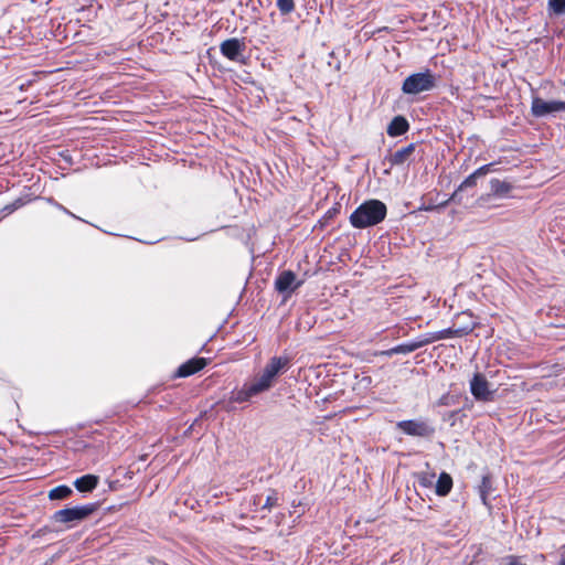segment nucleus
I'll return each mask as SVG.
<instances>
[{
	"instance_id": "obj_8",
	"label": "nucleus",
	"mask_w": 565,
	"mask_h": 565,
	"mask_svg": "<svg viewBox=\"0 0 565 565\" xmlns=\"http://www.w3.org/2000/svg\"><path fill=\"white\" fill-rule=\"evenodd\" d=\"M246 45L243 40L232 38L223 41L220 45V51L226 58L238 62L243 55Z\"/></svg>"
},
{
	"instance_id": "obj_17",
	"label": "nucleus",
	"mask_w": 565,
	"mask_h": 565,
	"mask_svg": "<svg viewBox=\"0 0 565 565\" xmlns=\"http://www.w3.org/2000/svg\"><path fill=\"white\" fill-rule=\"evenodd\" d=\"M98 484V477L94 475H85L75 480L74 486L79 492H90Z\"/></svg>"
},
{
	"instance_id": "obj_11",
	"label": "nucleus",
	"mask_w": 565,
	"mask_h": 565,
	"mask_svg": "<svg viewBox=\"0 0 565 565\" xmlns=\"http://www.w3.org/2000/svg\"><path fill=\"white\" fill-rule=\"evenodd\" d=\"M296 281V275L291 270H284L276 278L275 287L276 290L280 294H291L295 289H297L301 282Z\"/></svg>"
},
{
	"instance_id": "obj_21",
	"label": "nucleus",
	"mask_w": 565,
	"mask_h": 565,
	"mask_svg": "<svg viewBox=\"0 0 565 565\" xmlns=\"http://www.w3.org/2000/svg\"><path fill=\"white\" fill-rule=\"evenodd\" d=\"M548 10L556 15L565 14V0H548Z\"/></svg>"
},
{
	"instance_id": "obj_25",
	"label": "nucleus",
	"mask_w": 565,
	"mask_h": 565,
	"mask_svg": "<svg viewBox=\"0 0 565 565\" xmlns=\"http://www.w3.org/2000/svg\"><path fill=\"white\" fill-rule=\"evenodd\" d=\"M558 565H565V557L559 561Z\"/></svg>"
},
{
	"instance_id": "obj_16",
	"label": "nucleus",
	"mask_w": 565,
	"mask_h": 565,
	"mask_svg": "<svg viewBox=\"0 0 565 565\" xmlns=\"http://www.w3.org/2000/svg\"><path fill=\"white\" fill-rule=\"evenodd\" d=\"M490 188H491V193L488 194L486 198L482 196L480 200L487 201L490 199L491 195L500 196V198L507 196L509 194V192L511 191L512 185L509 182L501 181L499 179H491Z\"/></svg>"
},
{
	"instance_id": "obj_5",
	"label": "nucleus",
	"mask_w": 565,
	"mask_h": 565,
	"mask_svg": "<svg viewBox=\"0 0 565 565\" xmlns=\"http://www.w3.org/2000/svg\"><path fill=\"white\" fill-rule=\"evenodd\" d=\"M396 428L405 435L420 438H431L436 433L434 425L427 418L401 420L396 424Z\"/></svg>"
},
{
	"instance_id": "obj_12",
	"label": "nucleus",
	"mask_w": 565,
	"mask_h": 565,
	"mask_svg": "<svg viewBox=\"0 0 565 565\" xmlns=\"http://www.w3.org/2000/svg\"><path fill=\"white\" fill-rule=\"evenodd\" d=\"M420 348H423V343L420 341V338L418 337L414 341H409L407 343H402V344H398L388 350L376 352L375 355L390 358V356H393L394 354H408V353H412Z\"/></svg>"
},
{
	"instance_id": "obj_3",
	"label": "nucleus",
	"mask_w": 565,
	"mask_h": 565,
	"mask_svg": "<svg viewBox=\"0 0 565 565\" xmlns=\"http://www.w3.org/2000/svg\"><path fill=\"white\" fill-rule=\"evenodd\" d=\"M437 78L430 70L414 73L407 76L402 85V92L406 95H417L429 92L436 87Z\"/></svg>"
},
{
	"instance_id": "obj_15",
	"label": "nucleus",
	"mask_w": 565,
	"mask_h": 565,
	"mask_svg": "<svg viewBox=\"0 0 565 565\" xmlns=\"http://www.w3.org/2000/svg\"><path fill=\"white\" fill-rule=\"evenodd\" d=\"M409 128V124L404 116H395L388 124L386 132L390 137L404 135Z\"/></svg>"
},
{
	"instance_id": "obj_9",
	"label": "nucleus",
	"mask_w": 565,
	"mask_h": 565,
	"mask_svg": "<svg viewBox=\"0 0 565 565\" xmlns=\"http://www.w3.org/2000/svg\"><path fill=\"white\" fill-rule=\"evenodd\" d=\"M491 166L492 164H484L480 168H478L473 173H471L469 177H467L462 183L459 185V188L457 189V191L451 195L450 200L451 201H455V202H458L460 203L461 202V198H460V192L463 191L465 189L467 188H472V186H476L477 184V179L480 178V177H483L486 175L490 169H491Z\"/></svg>"
},
{
	"instance_id": "obj_10",
	"label": "nucleus",
	"mask_w": 565,
	"mask_h": 565,
	"mask_svg": "<svg viewBox=\"0 0 565 565\" xmlns=\"http://www.w3.org/2000/svg\"><path fill=\"white\" fill-rule=\"evenodd\" d=\"M467 333H468V331L465 329L448 328V329H444V330H440L437 332H429V333L423 334L419 338L423 343V347H425V345H428V344L439 341V340L454 338V337H461Z\"/></svg>"
},
{
	"instance_id": "obj_4",
	"label": "nucleus",
	"mask_w": 565,
	"mask_h": 565,
	"mask_svg": "<svg viewBox=\"0 0 565 565\" xmlns=\"http://www.w3.org/2000/svg\"><path fill=\"white\" fill-rule=\"evenodd\" d=\"M98 509L97 503H89L81 507H73L67 509H62L52 515V520L55 523L67 524L68 526H73L74 524L87 519Z\"/></svg>"
},
{
	"instance_id": "obj_22",
	"label": "nucleus",
	"mask_w": 565,
	"mask_h": 565,
	"mask_svg": "<svg viewBox=\"0 0 565 565\" xmlns=\"http://www.w3.org/2000/svg\"><path fill=\"white\" fill-rule=\"evenodd\" d=\"M277 8L281 14H289L295 10V0H277Z\"/></svg>"
},
{
	"instance_id": "obj_24",
	"label": "nucleus",
	"mask_w": 565,
	"mask_h": 565,
	"mask_svg": "<svg viewBox=\"0 0 565 565\" xmlns=\"http://www.w3.org/2000/svg\"><path fill=\"white\" fill-rule=\"evenodd\" d=\"M277 502H278V498H277L276 493H273L266 498V501H265L263 508L270 510L271 508L277 505Z\"/></svg>"
},
{
	"instance_id": "obj_14",
	"label": "nucleus",
	"mask_w": 565,
	"mask_h": 565,
	"mask_svg": "<svg viewBox=\"0 0 565 565\" xmlns=\"http://www.w3.org/2000/svg\"><path fill=\"white\" fill-rule=\"evenodd\" d=\"M415 149L416 145L409 143L408 146L398 149L394 153L390 154L387 159L391 166H403L404 163H406L413 156Z\"/></svg>"
},
{
	"instance_id": "obj_18",
	"label": "nucleus",
	"mask_w": 565,
	"mask_h": 565,
	"mask_svg": "<svg viewBox=\"0 0 565 565\" xmlns=\"http://www.w3.org/2000/svg\"><path fill=\"white\" fill-rule=\"evenodd\" d=\"M452 488V478L447 472H441L436 483L435 492L439 497H446Z\"/></svg>"
},
{
	"instance_id": "obj_7",
	"label": "nucleus",
	"mask_w": 565,
	"mask_h": 565,
	"mask_svg": "<svg viewBox=\"0 0 565 565\" xmlns=\"http://www.w3.org/2000/svg\"><path fill=\"white\" fill-rule=\"evenodd\" d=\"M470 391L478 401L488 402L492 399L493 393L489 388V382L481 373H476L470 381Z\"/></svg>"
},
{
	"instance_id": "obj_2",
	"label": "nucleus",
	"mask_w": 565,
	"mask_h": 565,
	"mask_svg": "<svg viewBox=\"0 0 565 565\" xmlns=\"http://www.w3.org/2000/svg\"><path fill=\"white\" fill-rule=\"evenodd\" d=\"M387 214L386 205L380 200H367L350 216V223L355 228L377 225Z\"/></svg>"
},
{
	"instance_id": "obj_1",
	"label": "nucleus",
	"mask_w": 565,
	"mask_h": 565,
	"mask_svg": "<svg viewBox=\"0 0 565 565\" xmlns=\"http://www.w3.org/2000/svg\"><path fill=\"white\" fill-rule=\"evenodd\" d=\"M290 364L288 356H273L262 374L256 375L250 382L245 383L241 390L233 392L231 401L235 403H244L256 395L269 391L279 374L284 373Z\"/></svg>"
},
{
	"instance_id": "obj_23",
	"label": "nucleus",
	"mask_w": 565,
	"mask_h": 565,
	"mask_svg": "<svg viewBox=\"0 0 565 565\" xmlns=\"http://www.w3.org/2000/svg\"><path fill=\"white\" fill-rule=\"evenodd\" d=\"M500 565H526L521 562L520 557L514 555L505 556L501 559Z\"/></svg>"
},
{
	"instance_id": "obj_19",
	"label": "nucleus",
	"mask_w": 565,
	"mask_h": 565,
	"mask_svg": "<svg viewBox=\"0 0 565 565\" xmlns=\"http://www.w3.org/2000/svg\"><path fill=\"white\" fill-rule=\"evenodd\" d=\"M73 490L67 486H58L50 490L49 498L51 500H62L68 498Z\"/></svg>"
},
{
	"instance_id": "obj_6",
	"label": "nucleus",
	"mask_w": 565,
	"mask_h": 565,
	"mask_svg": "<svg viewBox=\"0 0 565 565\" xmlns=\"http://www.w3.org/2000/svg\"><path fill=\"white\" fill-rule=\"evenodd\" d=\"M531 113L536 118L555 116L558 113H565V102L545 100L541 97H533L531 104Z\"/></svg>"
},
{
	"instance_id": "obj_13",
	"label": "nucleus",
	"mask_w": 565,
	"mask_h": 565,
	"mask_svg": "<svg viewBox=\"0 0 565 565\" xmlns=\"http://www.w3.org/2000/svg\"><path fill=\"white\" fill-rule=\"evenodd\" d=\"M206 364L207 360L205 358H193L179 366L177 376L186 377L193 375L204 369Z\"/></svg>"
},
{
	"instance_id": "obj_20",
	"label": "nucleus",
	"mask_w": 565,
	"mask_h": 565,
	"mask_svg": "<svg viewBox=\"0 0 565 565\" xmlns=\"http://www.w3.org/2000/svg\"><path fill=\"white\" fill-rule=\"evenodd\" d=\"M491 490H492V486H491L490 477L483 476L481 484L479 486V493H480L481 501L484 505H488L487 498H488V494L491 492Z\"/></svg>"
}]
</instances>
